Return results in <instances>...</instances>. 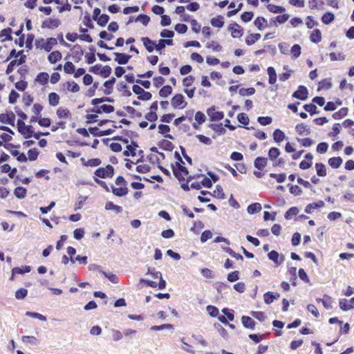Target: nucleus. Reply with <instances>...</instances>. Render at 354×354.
Returning a JSON list of instances; mask_svg holds the SVG:
<instances>
[{
  "instance_id": "nucleus-1",
  "label": "nucleus",
  "mask_w": 354,
  "mask_h": 354,
  "mask_svg": "<svg viewBox=\"0 0 354 354\" xmlns=\"http://www.w3.org/2000/svg\"><path fill=\"white\" fill-rule=\"evenodd\" d=\"M94 174L97 178H111L114 176V168L111 165H107L105 167H99L95 169Z\"/></svg>"
},
{
  "instance_id": "nucleus-2",
  "label": "nucleus",
  "mask_w": 354,
  "mask_h": 354,
  "mask_svg": "<svg viewBox=\"0 0 354 354\" xmlns=\"http://www.w3.org/2000/svg\"><path fill=\"white\" fill-rule=\"evenodd\" d=\"M133 92L138 95V99L142 101H148L151 99L152 94L149 91H145L139 85L135 84L132 86Z\"/></svg>"
},
{
  "instance_id": "nucleus-3",
  "label": "nucleus",
  "mask_w": 354,
  "mask_h": 354,
  "mask_svg": "<svg viewBox=\"0 0 354 354\" xmlns=\"http://www.w3.org/2000/svg\"><path fill=\"white\" fill-rule=\"evenodd\" d=\"M26 56L25 55L19 56V58L17 59L10 61L6 70V73L7 75L10 74L14 71L15 66H21L24 64L26 62Z\"/></svg>"
},
{
  "instance_id": "nucleus-4",
  "label": "nucleus",
  "mask_w": 354,
  "mask_h": 354,
  "mask_svg": "<svg viewBox=\"0 0 354 354\" xmlns=\"http://www.w3.org/2000/svg\"><path fill=\"white\" fill-rule=\"evenodd\" d=\"M171 105L174 109H183L187 106L185 97L182 94H176L171 100Z\"/></svg>"
},
{
  "instance_id": "nucleus-5",
  "label": "nucleus",
  "mask_w": 354,
  "mask_h": 354,
  "mask_svg": "<svg viewBox=\"0 0 354 354\" xmlns=\"http://www.w3.org/2000/svg\"><path fill=\"white\" fill-rule=\"evenodd\" d=\"M308 91L304 85L299 86L297 90L292 93V97L302 101L306 100L308 98Z\"/></svg>"
},
{
  "instance_id": "nucleus-6",
  "label": "nucleus",
  "mask_w": 354,
  "mask_h": 354,
  "mask_svg": "<svg viewBox=\"0 0 354 354\" xmlns=\"http://www.w3.org/2000/svg\"><path fill=\"white\" fill-rule=\"evenodd\" d=\"M15 120V115L11 111H7L6 113L0 114V122H1V123L14 126Z\"/></svg>"
},
{
  "instance_id": "nucleus-7",
  "label": "nucleus",
  "mask_w": 354,
  "mask_h": 354,
  "mask_svg": "<svg viewBox=\"0 0 354 354\" xmlns=\"http://www.w3.org/2000/svg\"><path fill=\"white\" fill-rule=\"evenodd\" d=\"M207 113L209 116L212 122L219 121L223 119L224 113L223 111H216L215 106H212L207 110Z\"/></svg>"
},
{
  "instance_id": "nucleus-8",
  "label": "nucleus",
  "mask_w": 354,
  "mask_h": 354,
  "mask_svg": "<svg viewBox=\"0 0 354 354\" xmlns=\"http://www.w3.org/2000/svg\"><path fill=\"white\" fill-rule=\"evenodd\" d=\"M89 133L95 137H101L111 135L114 132V129H109L106 130H100L98 127H89Z\"/></svg>"
},
{
  "instance_id": "nucleus-9",
  "label": "nucleus",
  "mask_w": 354,
  "mask_h": 354,
  "mask_svg": "<svg viewBox=\"0 0 354 354\" xmlns=\"http://www.w3.org/2000/svg\"><path fill=\"white\" fill-rule=\"evenodd\" d=\"M26 139L33 137L36 140L39 139V134L35 133L33 127L32 125H27L22 129V132H19Z\"/></svg>"
},
{
  "instance_id": "nucleus-10",
  "label": "nucleus",
  "mask_w": 354,
  "mask_h": 354,
  "mask_svg": "<svg viewBox=\"0 0 354 354\" xmlns=\"http://www.w3.org/2000/svg\"><path fill=\"white\" fill-rule=\"evenodd\" d=\"M114 55L115 56L114 61L120 65L127 64L131 57V55L124 53H114Z\"/></svg>"
},
{
  "instance_id": "nucleus-11",
  "label": "nucleus",
  "mask_w": 354,
  "mask_h": 354,
  "mask_svg": "<svg viewBox=\"0 0 354 354\" xmlns=\"http://www.w3.org/2000/svg\"><path fill=\"white\" fill-rule=\"evenodd\" d=\"M339 308L343 311H348L354 308V297H352L349 301L346 299H340L339 301Z\"/></svg>"
},
{
  "instance_id": "nucleus-12",
  "label": "nucleus",
  "mask_w": 354,
  "mask_h": 354,
  "mask_svg": "<svg viewBox=\"0 0 354 354\" xmlns=\"http://www.w3.org/2000/svg\"><path fill=\"white\" fill-rule=\"evenodd\" d=\"M72 57L75 62H79L82 59L84 51L80 44H75L72 48Z\"/></svg>"
},
{
  "instance_id": "nucleus-13",
  "label": "nucleus",
  "mask_w": 354,
  "mask_h": 354,
  "mask_svg": "<svg viewBox=\"0 0 354 354\" xmlns=\"http://www.w3.org/2000/svg\"><path fill=\"white\" fill-rule=\"evenodd\" d=\"M31 270V267L30 266H25L21 268L15 267L12 269V274L10 277V280L13 281L15 279V275L16 274H24L25 273H28Z\"/></svg>"
},
{
  "instance_id": "nucleus-14",
  "label": "nucleus",
  "mask_w": 354,
  "mask_h": 354,
  "mask_svg": "<svg viewBox=\"0 0 354 354\" xmlns=\"http://www.w3.org/2000/svg\"><path fill=\"white\" fill-rule=\"evenodd\" d=\"M138 147V145L136 141L131 140V144L127 145V150L123 151V155L124 156H136V150Z\"/></svg>"
},
{
  "instance_id": "nucleus-15",
  "label": "nucleus",
  "mask_w": 354,
  "mask_h": 354,
  "mask_svg": "<svg viewBox=\"0 0 354 354\" xmlns=\"http://www.w3.org/2000/svg\"><path fill=\"white\" fill-rule=\"evenodd\" d=\"M141 41L149 53H152L155 50V48L156 47V42L155 41L147 37H142Z\"/></svg>"
},
{
  "instance_id": "nucleus-16",
  "label": "nucleus",
  "mask_w": 354,
  "mask_h": 354,
  "mask_svg": "<svg viewBox=\"0 0 354 354\" xmlns=\"http://www.w3.org/2000/svg\"><path fill=\"white\" fill-rule=\"evenodd\" d=\"M61 24V21L58 19H49L43 21L41 28L54 29Z\"/></svg>"
},
{
  "instance_id": "nucleus-17",
  "label": "nucleus",
  "mask_w": 354,
  "mask_h": 354,
  "mask_svg": "<svg viewBox=\"0 0 354 354\" xmlns=\"http://www.w3.org/2000/svg\"><path fill=\"white\" fill-rule=\"evenodd\" d=\"M241 322L244 328L250 330H254L256 322L249 316L243 315L241 317Z\"/></svg>"
},
{
  "instance_id": "nucleus-18",
  "label": "nucleus",
  "mask_w": 354,
  "mask_h": 354,
  "mask_svg": "<svg viewBox=\"0 0 354 354\" xmlns=\"http://www.w3.org/2000/svg\"><path fill=\"white\" fill-rule=\"evenodd\" d=\"M57 44V39L54 37H49L46 39V42L41 45V49L46 52H50L53 47Z\"/></svg>"
},
{
  "instance_id": "nucleus-19",
  "label": "nucleus",
  "mask_w": 354,
  "mask_h": 354,
  "mask_svg": "<svg viewBox=\"0 0 354 354\" xmlns=\"http://www.w3.org/2000/svg\"><path fill=\"white\" fill-rule=\"evenodd\" d=\"M295 131L300 136H302L304 134L308 136L310 135L311 133L310 127L308 125L305 124L304 123H300L297 124L295 127Z\"/></svg>"
},
{
  "instance_id": "nucleus-20",
  "label": "nucleus",
  "mask_w": 354,
  "mask_h": 354,
  "mask_svg": "<svg viewBox=\"0 0 354 354\" xmlns=\"http://www.w3.org/2000/svg\"><path fill=\"white\" fill-rule=\"evenodd\" d=\"M111 191L112 193L118 197H122L126 196L129 192V189L127 186H123L120 187H115L113 185H111Z\"/></svg>"
},
{
  "instance_id": "nucleus-21",
  "label": "nucleus",
  "mask_w": 354,
  "mask_h": 354,
  "mask_svg": "<svg viewBox=\"0 0 354 354\" xmlns=\"http://www.w3.org/2000/svg\"><path fill=\"white\" fill-rule=\"evenodd\" d=\"M254 25L258 28L259 30H263L268 25V21L263 17H258L254 21Z\"/></svg>"
},
{
  "instance_id": "nucleus-22",
  "label": "nucleus",
  "mask_w": 354,
  "mask_h": 354,
  "mask_svg": "<svg viewBox=\"0 0 354 354\" xmlns=\"http://www.w3.org/2000/svg\"><path fill=\"white\" fill-rule=\"evenodd\" d=\"M158 146L165 151H171L174 145L171 142L167 140L162 139L158 142Z\"/></svg>"
},
{
  "instance_id": "nucleus-23",
  "label": "nucleus",
  "mask_w": 354,
  "mask_h": 354,
  "mask_svg": "<svg viewBox=\"0 0 354 354\" xmlns=\"http://www.w3.org/2000/svg\"><path fill=\"white\" fill-rule=\"evenodd\" d=\"M325 205V203L323 201H319L315 203H309L305 208V212L307 214H310L313 209L322 207Z\"/></svg>"
},
{
  "instance_id": "nucleus-24",
  "label": "nucleus",
  "mask_w": 354,
  "mask_h": 354,
  "mask_svg": "<svg viewBox=\"0 0 354 354\" xmlns=\"http://www.w3.org/2000/svg\"><path fill=\"white\" fill-rule=\"evenodd\" d=\"M268 164V159L264 157H257L254 161V166L259 169H263Z\"/></svg>"
},
{
  "instance_id": "nucleus-25",
  "label": "nucleus",
  "mask_w": 354,
  "mask_h": 354,
  "mask_svg": "<svg viewBox=\"0 0 354 354\" xmlns=\"http://www.w3.org/2000/svg\"><path fill=\"white\" fill-rule=\"evenodd\" d=\"M117 89L119 91H122V96L130 97L132 95L131 92L128 88L127 84L124 82H120L117 84Z\"/></svg>"
},
{
  "instance_id": "nucleus-26",
  "label": "nucleus",
  "mask_w": 354,
  "mask_h": 354,
  "mask_svg": "<svg viewBox=\"0 0 354 354\" xmlns=\"http://www.w3.org/2000/svg\"><path fill=\"white\" fill-rule=\"evenodd\" d=\"M12 32V30L9 27L1 30L0 32V38L5 37L3 39H1V41H12L13 39L11 35Z\"/></svg>"
},
{
  "instance_id": "nucleus-27",
  "label": "nucleus",
  "mask_w": 354,
  "mask_h": 354,
  "mask_svg": "<svg viewBox=\"0 0 354 354\" xmlns=\"http://www.w3.org/2000/svg\"><path fill=\"white\" fill-rule=\"evenodd\" d=\"M62 55L59 50L50 53L48 56V60L51 64H55L62 59Z\"/></svg>"
},
{
  "instance_id": "nucleus-28",
  "label": "nucleus",
  "mask_w": 354,
  "mask_h": 354,
  "mask_svg": "<svg viewBox=\"0 0 354 354\" xmlns=\"http://www.w3.org/2000/svg\"><path fill=\"white\" fill-rule=\"evenodd\" d=\"M104 208L106 210H108V211L113 210L116 214L121 213L123 210L122 207L118 205H115L112 201H107L105 204Z\"/></svg>"
},
{
  "instance_id": "nucleus-29",
  "label": "nucleus",
  "mask_w": 354,
  "mask_h": 354,
  "mask_svg": "<svg viewBox=\"0 0 354 354\" xmlns=\"http://www.w3.org/2000/svg\"><path fill=\"white\" fill-rule=\"evenodd\" d=\"M211 25L214 27L221 28L224 26V17L222 15H218L210 20Z\"/></svg>"
},
{
  "instance_id": "nucleus-30",
  "label": "nucleus",
  "mask_w": 354,
  "mask_h": 354,
  "mask_svg": "<svg viewBox=\"0 0 354 354\" xmlns=\"http://www.w3.org/2000/svg\"><path fill=\"white\" fill-rule=\"evenodd\" d=\"M316 172L318 176L325 177L327 175L326 168L324 163L317 162L315 163Z\"/></svg>"
},
{
  "instance_id": "nucleus-31",
  "label": "nucleus",
  "mask_w": 354,
  "mask_h": 354,
  "mask_svg": "<svg viewBox=\"0 0 354 354\" xmlns=\"http://www.w3.org/2000/svg\"><path fill=\"white\" fill-rule=\"evenodd\" d=\"M343 160L341 157H333L328 159V165L333 169L339 168L342 164Z\"/></svg>"
},
{
  "instance_id": "nucleus-32",
  "label": "nucleus",
  "mask_w": 354,
  "mask_h": 354,
  "mask_svg": "<svg viewBox=\"0 0 354 354\" xmlns=\"http://www.w3.org/2000/svg\"><path fill=\"white\" fill-rule=\"evenodd\" d=\"M310 40L314 44H318L322 40V32L319 29H315L310 35Z\"/></svg>"
},
{
  "instance_id": "nucleus-33",
  "label": "nucleus",
  "mask_w": 354,
  "mask_h": 354,
  "mask_svg": "<svg viewBox=\"0 0 354 354\" xmlns=\"http://www.w3.org/2000/svg\"><path fill=\"white\" fill-rule=\"evenodd\" d=\"M208 127L216 132L218 135H224L226 132V130L222 123L209 124Z\"/></svg>"
},
{
  "instance_id": "nucleus-34",
  "label": "nucleus",
  "mask_w": 354,
  "mask_h": 354,
  "mask_svg": "<svg viewBox=\"0 0 354 354\" xmlns=\"http://www.w3.org/2000/svg\"><path fill=\"white\" fill-rule=\"evenodd\" d=\"M114 99L112 98V97H99V98H94L91 100V104L93 106H97L99 105L101 103H103V102H110V103H113L114 102Z\"/></svg>"
},
{
  "instance_id": "nucleus-35",
  "label": "nucleus",
  "mask_w": 354,
  "mask_h": 354,
  "mask_svg": "<svg viewBox=\"0 0 354 354\" xmlns=\"http://www.w3.org/2000/svg\"><path fill=\"white\" fill-rule=\"evenodd\" d=\"M317 301L322 302L324 307L327 310H330L333 308L331 305V297L328 295H324L323 299L317 298Z\"/></svg>"
},
{
  "instance_id": "nucleus-36",
  "label": "nucleus",
  "mask_w": 354,
  "mask_h": 354,
  "mask_svg": "<svg viewBox=\"0 0 354 354\" xmlns=\"http://www.w3.org/2000/svg\"><path fill=\"white\" fill-rule=\"evenodd\" d=\"M286 138V134L279 129H277L273 132V139L274 142L279 143Z\"/></svg>"
},
{
  "instance_id": "nucleus-37",
  "label": "nucleus",
  "mask_w": 354,
  "mask_h": 354,
  "mask_svg": "<svg viewBox=\"0 0 354 354\" xmlns=\"http://www.w3.org/2000/svg\"><path fill=\"white\" fill-rule=\"evenodd\" d=\"M35 80L41 85H46L48 82L49 75L46 72H41L37 75Z\"/></svg>"
},
{
  "instance_id": "nucleus-38",
  "label": "nucleus",
  "mask_w": 354,
  "mask_h": 354,
  "mask_svg": "<svg viewBox=\"0 0 354 354\" xmlns=\"http://www.w3.org/2000/svg\"><path fill=\"white\" fill-rule=\"evenodd\" d=\"M261 38V35L259 33H252L250 34L245 38V44L248 46L253 45L256 41H257Z\"/></svg>"
},
{
  "instance_id": "nucleus-39",
  "label": "nucleus",
  "mask_w": 354,
  "mask_h": 354,
  "mask_svg": "<svg viewBox=\"0 0 354 354\" xmlns=\"http://www.w3.org/2000/svg\"><path fill=\"white\" fill-rule=\"evenodd\" d=\"M261 205L259 203H254L248 206L247 211L250 214H254L261 210Z\"/></svg>"
},
{
  "instance_id": "nucleus-40",
  "label": "nucleus",
  "mask_w": 354,
  "mask_h": 354,
  "mask_svg": "<svg viewBox=\"0 0 354 354\" xmlns=\"http://www.w3.org/2000/svg\"><path fill=\"white\" fill-rule=\"evenodd\" d=\"M27 189L24 187H17L14 190L15 196L19 199H23L26 196Z\"/></svg>"
},
{
  "instance_id": "nucleus-41",
  "label": "nucleus",
  "mask_w": 354,
  "mask_h": 354,
  "mask_svg": "<svg viewBox=\"0 0 354 354\" xmlns=\"http://www.w3.org/2000/svg\"><path fill=\"white\" fill-rule=\"evenodd\" d=\"M268 74L269 76L268 82L270 84H274L277 82V73L275 69L272 66L268 68Z\"/></svg>"
},
{
  "instance_id": "nucleus-42",
  "label": "nucleus",
  "mask_w": 354,
  "mask_h": 354,
  "mask_svg": "<svg viewBox=\"0 0 354 354\" xmlns=\"http://www.w3.org/2000/svg\"><path fill=\"white\" fill-rule=\"evenodd\" d=\"M173 173L174 176L179 180V181H184L185 178L182 175V172L180 170V166H176V165L171 164V165Z\"/></svg>"
},
{
  "instance_id": "nucleus-43",
  "label": "nucleus",
  "mask_w": 354,
  "mask_h": 354,
  "mask_svg": "<svg viewBox=\"0 0 354 354\" xmlns=\"http://www.w3.org/2000/svg\"><path fill=\"white\" fill-rule=\"evenodd\" d=\"M335 19V15L333 12H326L322 17V21L323 24L328 25L332 23Z\"/></svg>"
},
{
  "instance_id": "nucleus-44",
  "label": "nucleus",
  "mask_w": 354,
  "mask_h": 354,
  "mask_svg": "<svg viewBox=\"0 0 354 354\" xmlns=\"http://www.w3.org/2000/svg\"><path fill=\"white\" fill-rule=\"evenodd\" d=\"M87 198H88L87 196H83L82 195H80L77 197V201L75 203L74 210L77 211V210L82 209V207L84 206V203L87 200Z\"/></svg>"
},
{
  "instance_id": "nucleus-45",
  "label": "nucleus",
  "mask_w": 354,
  "mask_h": 354,
  "mask_svg": "<svg viewBox=\"0 0 354 354\" xmlns=\"http://www.w3.org/2000/svg\"><path fill=\"white\" fill-rule=\"evenodd\" d=\"M267 8L270 12L272 13H283L286 10L284 7L281 6H276L274 4H268L267 6Z\"/></svg>"
},
{
  "instance_id": "nucleus-46",
  "label": "nucleus",
  "mask_w": 354,
  "mask_h": 354,
  "mask_svg": "<svg viewBox=\"0 0 354 354\" xmlns=\"http://www.w3.org/2000/svg\"><path fill=\"white\" fill-rule=\"evenodd\" d=\"M48 102L50 105L55 106L59 104V96L55 92H52L48 95Z\"/></svg>"
},
{
  "instance_id": "nucleus-47",
  "label": "nucleus",
  "mask_w": 354,
  "mask_h": 354,
  "mask_svg": "<svg viewBox=\"0 0 354 354\" xmlns=\"http://www.w3.org/2000/svg\"><path fill=\"white\" fill-rule=\"evenodd\" d=\"M348 108L343 107L340 109L338 111L334 113L332 116L335 120H340L341 118L345 117L348 114Z\"/></svg>"
},
{
  "instance_id": "nucleus-48",
  "label": "nucleus",
  "mask_w": 354,
  "mask_h": 354,
  "mask_svg": "<svg viewBox=\"0 0 354 354\" xmlns=\"http://www.w3.org/2000/svg\"><path fill=\"white\" fill-rule=\"evenodd\" d=\"M212 196H213L214 197H217L219 199L225 198V194L223 192L222 187L220 185H217L216 186V189H214V192L212 194Z\"/></svg>"
},
{
  "instance_id": "nucleus-49",
  "label": "nucleus",
  "mask_w": 354,
  "mask_h": 354,
  "mask_svg": "<svg viewBox=\"0 0 354 354\" xmlns=\"http://www.w3.org/2000/svg\"><path fill=\"white\" fill-rule=\"evenodd\" d=\"M303 108L311 115L319 113L317 106L313 103L306 104L303 106Z\"/></svg>"
},
{
  "instance_id": "nucleus-50",
  "label": "nucleus",
  "mask_w": 354,
  "mask_h": 354,
  "mask_svg": "<svg viewBox=\"0 0 354 354\" xmlns=\"http://www.w3.org/2000/svg\"><path fill=\"white\" fill-rule=\"evenodd\" d=\"M268 257L270 260L274 261L277 265H279L281 263L282 261L283 260V257H282V260L281 261H279V253L275 250H272L268 254Z\"/></svg>"
},
{
  "instance_id": "nucleus-51",
  "label": "nucleus",
  "mask_w": 354,
  "mask_h": 354,
  "mask_svg": "<svg viewBox=\"0 0 354 354\" xmlns=\"http://www.w3.org/2000/svg\"><path fill=\"white\" fill-rule=\"evenodd\" d=\"M109 19L110 17L108 15L102 14L95 21L100 26L104 27L108 24Z\"/></svg>"
},
{
  "instance_id": "nucleus-52",
  "label": "nucleus",
  "mask_w": 354,
  "mask_h": 354,
  "mask_svg": "<svg viewBox=\"0 0 354 354\" xmlns=\"http://www.w3.org/2000/svg\"><path fill=\"white\" fill-rule=\"evenodd\" d=\"M172 93V88L169 85L164 86L159 91V95L161 97H167Z\"/></svg>"
},
{
  "instance_id": "nucleus-53",
  "label": "nucleus",
  "mask_w": 354,
  "mask_h": 354,
  "mask_svg": "<svg viewBox=\"0 0 354 354\" xmlns=\"http://www.w3.org/2000/svg\"><path fill=\"white\" fill-rule=\"evenodd\" d=\"M281 154L279 149L277 147H271L268 151V157L270 160H275Z\"/></svg>"
},
{
  "instance_id": "nucleus-54",
  "label": "nucleus",
  "mask_w": 354,
  "mask_h": 354,
  "mask_svg": "<svg viewBox=\"0 0 354 354\" xmlns=\"http://www.w3.org/2000/svg\"><path fill=\"white\" fill-rule=\"evenodd\" d=\"M100 273L103 274L105 277H106L113 283H118V278L116 274L112 272H106L103 270H100Z\"/></svg>"
},
{
  "instance_id": "nucleus-55",
  "label": "nucleus",
  "mask_w": 354,
  "mask_h": 354,
  "mask_svg": "<svg viewBox=\"0 0 354 354\" xmlns=\"http://www.w3.org/2000/svg\"><path fill=\"white\" fill-rule=\"evenodd\" d=\"M21 340L25 344H30L31 345L38 344V340L34 336L24 335L22 336Z\"/></svg>"
},
{
  "instance_id": "nucleus-56",
  "label": "nucleus",
  "mask_w": 354,
  "mask_h": 354,
  "mask_svg": "<svg viewBox=\"0 0 354 354\" xmlns=\"http://www.w3.org/2000/svg\"><path fill=\"white\" fill-rule=\"evenodd\" d=\"M112 69L111 67L106 65L104 66H102L101 71L100 72V75L103 78H107L111 74Z\"/></svg>"
},
{
  "instance_id": "nucleus-57",
  "label": "nucleus",
  "mask_w": 354,
  "mask_h": 354,
  "mask_svg": "<svg viewBox=\"0 0 354 354\" xmlns=\"http://www.w3.org/2000/svg\"><path fill=\"white\" fill-rule=\"evenodd\" d=\"M257 122L262 126L269 125L272 122V118L270 116H259Z\"/></svg>"
},
{
  "instance_id": "nucleus-58",
  "label": "nucleus",
  "mask_w": 354,
  "mask_h": 354,
  "mask_svg": "<svg viewBox=\"0 0 354 354\" xmlns=\"http://www.w3.org/2000/svg\"><path fill=\"white\" fill-rule=\"evenodd\" d=\"M301 46L299 44H294L290 50L292 57L293 59L298 58L301 55Z\"/></svg>"
},
{
  "instance_id": "nucleus-59",
  "label": "nucleus",
  "mask_w": 354,
  "mask_h": 354,
  "mask_svg": "<svg viewBox=\"0 0 354 354\" xmlns=\"http://www.w3.org/2000/svg\"><path fill=\"white\" fill-rule=\"evenodd\" d=\"M206 310L212 317H216L218 316V308L214 306L208 305L206 307Z\"/></svg>"
},
{
  "instance_id": "nucleus-60",
  "label": "nucleus",
  "mask_w": 354,
  "mask_h": 354,
  "mask_svg": "<svg viewBox=\"0 0 354 354\" xmlns=\"http://www.w3.org/2000/svg\"><path fill=\"white\" fill-rule=\"evenodd\" d=\"M222 313L226 317L227 319L230 322L234 319V311L232 309L228 308H224L222 309Z\"/></svg>"
},
{
  "instance_id": "nucleus-61",
  "label": "nucleus",
  "mask_w": 354,
  "mask_h": 354,
  "mask_svg": "<svg viewBox=\"0 0 354 354\" xmlns=\"http://www.w3.org/2000/svg\"><path fill=\"white\" fill-rule=\"evenodd\" d=\"M255 93V88L253 87H250L248 88H240L239 91V94L241 96H250L252 95Z\"/></svg>"
},
{
  "instance_id": "nucleus-62",
  "label": "nucleus",
  "mask_w": 354,
  "mask_h": 354,
  "mask_svg": "<svg viewBox=\"0 0 354 354\" xmlns=\"http://www.w3.org/2000/svg\"><path fill=\"white\" fill-rule=\"evenodd\" d=\"M135 21L136 22H138V21H140L141 22L144 26H147L149 22L150 21V17L147 15H145V14H140L139 15L136 19H135Z\"/></svg>"
},
{
  "instance_id": "nucleus-63",
  "label": "nucleus",
  "mask_w": 354,
  "mask_h": 354,
  "mask_svg": "<svg viewBox=\"0 0 354 354\" xmlns=\"http://www.w3.org/2000/svg\"><path fill=\"white\" fill-rule=\"evenodd\" d=\"M237 120L239 123L246 126L249 124L250 119L246 113H239L237 115Z\"/></svg>"
},
{
  "instance_id": "nucleus-64",
  "label": "nucleus",
  "mask_w": 354,
  "mask_h": 354,
  "mask_svg": "<svg viewBox=\"0 0 354 354\" xmlns=\"http://www.w3.org/2000/svg\"><path fill=\"white\" fill-rule=\"evenodd\" d=\"M64 72L67 74L74 73L75 67L71 62H66L64 66Z\"/></svg>"
}]
</instances>
